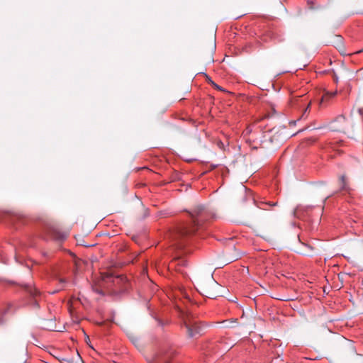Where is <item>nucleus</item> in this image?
Masks as SVG:
<instances>
[{
  "label": "nucleus",
  "mask_w": 363,
  "mask_h": 363,
  "mask_svg": "<svg viewBox=\"0 0 363 363\" xmlns=\"http://www.w3.org/2000/svg\"><path fill=\"white\" fill-rule=\"evenodd\" d=\"M191 221L180 225L173 233L174 245L182 249L189 238L202 228L203 223L211 217V213L203 206H198L189 212Z\"/></svg>",
  "instance_id": "nucleus-1"
},
{
  "label": "nucleus",
  "mask_w": 363,
  "mask_h": 363,
  "mask_svg": "<svg viewBox=\"0 0 363 363\" xmlns=\"http://www.w3.org/2000/svg\"><path fill=\"white\" fill-rule=\"evenodd\" d=\"M182 318L189 337H193L203 332L204 329L203 325L195 319L191 314L183 313Z\"/></svg>",
  "instance_id": "nucleus-2"
},
{
  "label": "nucleus",
  "mask_w": 363,
  "mask_h": 363,
  "mask_svg": "<svg viewBox=\"0 0 363 363\" xmlns=\"http://www.w3.org/2000/svg\"><path fill=\"white\" fill-rule=\"evenodd\" d=\"M291 106L301 111V116L298 118L305 119L307 118L310 111L311 102L308 101V99L304 96H297L291 101Z\"/></svg>",
  "instance_id": "nucleus-3"
},
{
  "label": "nucleus",
  "mask_w": 363,
  "mask_h": 363,
  "mask_svg": "<svg viewBox=\"0 0 363 363\" xmlns=\"http://www.w3.org/2000/svg\"><path fill=\"white\" fill-rule=\"evenodd\" d=\"M349 121L343 116H339L331 124V130L333 131L344 132Z\"/></svg>",
  "instance_id": "nucleus-4"
},
{
  "label": "nucleus",
  "mask_w": 363,
  "mask_h": 363,
  "mask_svg": "<svg viewBox=\"0 0 363 363\" xmlns=\"http://www.w3.org/2000/svg\"><path fill=\"white\" fill-rule=\"evenodd\" d=\"M25 290L33 298V303L35 306H38L37 297L40 296V291L35 289L31 284H27L24 285Z\"/></svg>",
  "instance_id": "nucleus-5"
},
{
  "label": "nucleus",
  "mask_w": 363,
  "mask_h": 363,
  "mask_svg": "<svg viewBox=\"0 0 363 363\" xmlns=\"http://www.w3.org/2000/svg\"><path fill=\"white\" fill-rule=\"evenodd\" d=\"M336 94H337L336 91H325L321 98L320 103L323 104L325 102H327L330 99L335 97Z\"/></svg>",
  "instance_id": "nucleus-6"
},
{
  "label": "nucleus",
  "mask_w": 363,
  "mask_h": 363,
  "mask_svg": "<svg viewBox=\"0 0 363 363\" xmlns=\"http://www.w3.org/2000/svg\"><path fill=\"white\" fill-rule=\"evenodd\" d=\"M51 237L54 240H62L66 238V235L53 230L52 231Z\"/></svg>",
  "instance_id": "nucleus-7"
},
{
  "label": "nucleus",
  "mask_w": 363,
  "mask_h": 363,
  "mask_svg": "<svg viewBox=\"0 0 363 363\" xmlns=\"http://www.w3.org/2000/svg\"><path fill=\"white\" fill-rule=\"evenodd\" d=\"M202 290L203 291L201 293L203 296L206 297H208L209 298H215L217 296V295L214 292H212L206 288H203Z\"/></svg>",
  "instance_id": "nucleus-8"
},
{
  "label": "nucleus",
  "mask_w": 363,
  "mask_h": 363,
  "mask_svg": "<svg viewBox=\"0 0 363 363\" xmlns=\"http://www.w3.org/2000/svg\"><path fill=\"white\" fill-rule=\"evenodd\" d=\"M342 186L341 188L343 190H347V183H346V177L345 175H342L340 178Z\"/></svg>",
  "instance_id": "nucleus-9"
},
{
  "label": "nucleus",
  "mask_w": 363,
  "mask_h": 363,
  "mask_svg": "<svg viewBox=\"0 0 363 363\" xmlns=\"http://www.w3.org/2000/svg\"><path fill=\"white\" fill-rule=\"evenodd\" d=\"M211 86L219 91H225L224 89L216 84L214 82H211Z\"/></svg>",
  "instance_id": "nucleus-10"
},
{
  "label": "nucleus",
  "mask_w": 363,
  "mask_h": 363,
  "mask_svg": "<svg viewBox=\"0 0 363 363\" xmlns=\"http://www.w3.org/2000/svg\"><path fill=\"white\" fill-rule=\"evenodd\" d=\"M58 281H59V283L60 284L59 290H61V289H62L65 287V283L67 281H66V280L65 279H62V278H60L58 279Z\"/></svg>",
  "instance_id": "nucleus-11"
},
{
  "label": "nucleus",
  "mask_w": 363,
  "mask_h": 363,
  "mask_svg": "<svg viewBox=\"0 0 363 363\" xmlns=\"http://www.w3.org/2000/svg\"><path fill=\"white\" fill-rule=\"evenodd\" d=\"M305 247H306L307 248L310 249L311 250H313V247H311L310 245H308V244H305V243H302Z\"/></svg>",
  "instance_id": "nucleus-12"
},
{
  "label": "nucleus",
  "mask_w": 363,
  "mask_h": 363,
  "mask_svg": "<svg viewBox=\"0 0 363 363\" xmlns=\"http://www.w3.org/2000/svg\"><path fill=\"white\" fill-rule=\"evenodd\" d=\"M267 204L270 206H276L277 205V203H272V202H269L267 203Z\"/></svg>",
  "instance_id": "nucleus-13"
},
{
  "label": "nucleus",
  "mask_w": 363,
  "mask_h": 363,
  "mask_svg": "<svg viewBox=\"0 0 363 363\" xmlns=\"http://www.w3.org/2000/svg\"><path fill=\"white\" fill-rule=\"evenodd\" d=\"M296 121H291L289 123H290L291 125H292V124H293V125H295V124H296Z\"/></svg>",
  "instance_id": "nucleus-14"
},
{
  "label": "nucleus",
  "mask_w": 363,
  "mask_h": 363,
  "mask_svg": "<svg viewBox=\"0 0 363 363\" xmlns=\"http://www.w3.org/2000/svg\"><path fill=\"white\" fill-rule=\"evenodd\" d=\"M208 83L211 85V82H213L210 78L208 79Z\"/></svg>",
  "instance_id": "nucleus-15"
},
{
  "label": "nucleus",
  "mask_w": 363,
  "mask_h": 363,
  "mask_svg": "<svg viewBox=\"0 0 363 363\" xmlns=\"http://www.w3.org/2000/svg\"><path fill=\"white\" fill-rule=\"evenodd\" d=\"M3 323V320L0 318V323Z\"/></svg>",
  "instance_id": "nucleus-16"
},
{
  "label": "nucleus",
  "mask_w": 363,
  "mask_h": 363,
  "mask_svg": "<svg viewBox=\"0 0 363 363\" xmlns=\"http://www.w3.org/2000/svg\"><path fill=\"white\" fill-rule=\"evenodd\" d=\"M282 40H283V39H281V38L278 40L279 42H281Z\"/></svg>",
  "instance_id": "nucleus-17"
}]
</instances>
